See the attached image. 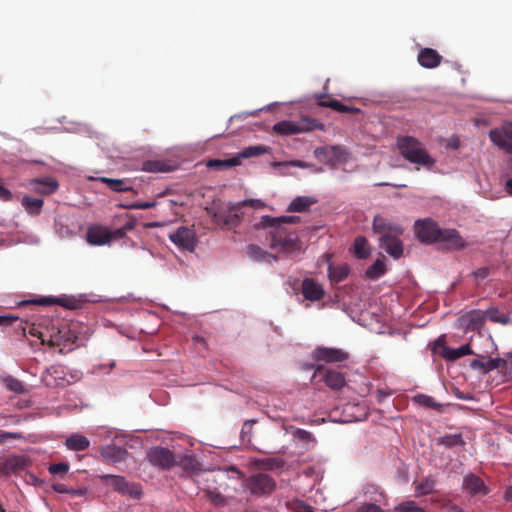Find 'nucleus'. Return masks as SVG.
Segmentation results:
<instances>
[{
	"label": "nucleus",
	"mask_w": 512,
	"mask_h": 512,
	"mask_svg": "<svg viewBox=\"0 0 512 512\" xmlns=\"http://www.w3.org/2000/svg\"><path fill=\"white\" fill-rule=\"evenodd\" d=\"M259 209L264 203L259 199L244 200L241 202H223L207 208L208 214L213 222L222 229L231 230L240 225L244 218L245 207Z\"/></svg>",
	"instance_id": "obj_1"
},
{
	"label": "nucleus",
	"mask_w": 512,
	"mask_h": 512,
	"mask_svg": "<svg viewBox=\"0 0 512 512\" xmlns=\"http://www.w3.org/2000/svg\"><path fill=\"white\" fill-rule=\"evenodd\" d=\"M397 148L401 156L412 164L431 169L436 163L423 143L415 137L399 136L397 138Z\"/></svg>",
	"instance_id": "obj_2"
},
{
	"label": "nucleus",
	"mask_w": 512,
	"mask_h": 512,
	"mask_svg": "<svg viewBox=\"0 0 512 512\" xmlns=\"http://www.w3.org/2000/svg\"><path fill=\"white\" fill-rule=\"evenodd\" d=\"M146 457L152 466L163 470H169L176 465H180L185 469L194 468L192 457H180L165 447L155 446L150 448L147 451Z\"/></svg>",
	"instance_id": "obj_3"
},
{
	"label": "nucleus",
	"mask_w": 512,
	"mask_h": 512,
	"mask_svg": "<svg viewBox=\"0 0 512 512\" xmlns=\"http://www.w3.org/2000/svg\"><path fill=\"white\" fill-rule=\"evenodd\" d=\"M323 125L312 118H301L298 122L283 120L273 125L272 130L281 136H290L309 132L314 129H322Z\"/></svg>",
	"instance_id": "obj_4"
},
{
	"label": "nucleus",
	"mask_w": 512,
	"mask_h": 512,
	"mask_svg": "<svg viewBox=\"0 0 512 512\" xmlns=\"http://www.w3.org/2000/svg\"><path fill=\"white\" fill-rule=\"evenodd\" d=\"M99 479L103 485L112 487L116 492L127 495L132 499H140L142 497V488L140 484L128 482L124 476L104 474Z\"/></svg>",
	"instance_id": "obj_5"
},
{
	"label": "nucleus",
	"mask_w": 512,
	"mask_h": 512,
	"mask_svg": "<svg viewBox=\"0 0 512 512\" xmlns=\"http://www.w3.org/2000/svg\"><path fill=\"white\" fill-rule=\"evenodd\" d=\"M77 335L68 327L62 326L57 332L50 335L47 344L50 347L58 348L59 354H66L74 349Z\"/></svg>",
	"instance_id": "obj_6"
},
{
	"label": "nucleus",
	"mask_w": 512,
	"mask_h": 512,
	"mask_svg": "<svg viewBox=\"0 0 512 512\" xmlns=\"http://www.w3.org/2000/svg\"><path fill=\"white\" fill-rule=\"evenodd\" d=\"M414 229L417 238L425 244L438 241L441 230L437 223L430 218L416 221Z\"/></svg>",
	"instance_id": "obj_7"
},
{
	"label": "nucleus",
	"mask_w": 512,
	"mask_h": 512,
	"mask_svg": "<svg viewBox=\"0 0 512 512\" xmlns=\"http://www.w3.org/2000/svg\"><path fill=\"white\" fill-rule=\"evenodd\" d=\"M247 487L254 495H270L276 488V482L271 476L258 473L249 477Z\"/></svg>",
	"instance_id": "obj_8"
},
{
	"label": "nucleus",
	"mask_w": 512,
	"mask_h": 512,
	"mask_svg": "<svg viewBox=\"0 0 512 512\" xmlns=\"http://www.w3.org/2000/svg\"><path fill=\"white\" fill-rule=\"evenodd\" d=\"M169 239L180 249L193 252L197 245L195 231L186 226L179 227Z\"/></svg>",
	"instance_id": "obj_9"
},
{
	"label": "nucleus",
	"mask_w": 512,
	"mask_h": 512,
	"mask_svg": "<svg viewBox=\"0 0 512 512\" xmlns=\"http://www.w3.org/2000/svg\"><path fill=\"white\" fill-rule=\"evenodd\" d=\"M313 359L325 363H339L348 360L349 354L342 349L332 347H317L313 351Z\"/></svg>",
	"instance_id": "obj_10"
},
{
	"label": "nucleus",
	"mask_w": 512,
	"mask_h": 512,
	"mask_svg": "<svg viewBox=\"0 0 512 512\" xmlns=\"http://www.w3.org/2000/svg\"><path fill=\"white\" fill-rule=\"evenodd\" d=\"M489 137L499 148L512 154V123L505 125L502 129L491 130Z\"/></svg>",
	"instance_id": "obj_11"
},
{
	"label": "nucleus",
	"mask_w": 512,
	"mask_h": 512,
	"mask_svg": "<svg viewBox=\"0 0 512 512\" xmlns=\"http://www.w3.org/2000/svg\"><path fill=\"white\" fill-rule=\"evenodd\" d=\"M321 372H324L322 380L330 389L338 391L345 386L346 381L343 373L333 369H325L323 365H318L313 378H316Z\"/></svg>",
	"instance_id": "obj_12"
},
{
	"label": "nucleus",
	"mask_w": 512,
	"mask_h": 512,
	"mask_svg": "<svg viewBox=\"0 0 512 512\" xmlns=\"http://www.w3.org/2000/svg\"><path fill=\"white\" fill-rule=\"evenodd\" d=\"M437 242L454 251L464 249L467 245L456 229H441Z\"/></svg>",
	"instance_id": "obj_13"
},
{
	"label": "nucleus",
	"mask_w": 512,
	"mask_h": 512,
	"mask_svg": "<svg viewBox=\"0 0 512 512\" xmlns=\"http://www.w3.org/2000/svg\"><path fill=\"white\" fill-rule=\"evenodd\" d=\"M30 464V460L26 456H12L3 462H0V477L9 476L19 473L26 469Z\"/></svg>",
	"instance_id": "obj_14"
},
{
	"label": "nucleus",
	"mask_w": 512,
	"mask_h": 512,
	"mask_svg": "<svg viewBox=\"0 0 512 512\" xmlns=\"http://www.w3.org/2000/svg\"><path fill=\"white\" fill-rule=\"evenodd\" d=\"M402 233L386 234L380 237V247L395 259L403 255V244L399 239Z\"/></svg>",
	"instance_id": "obj_15"
},
{
	"label": "nucleus",
	"mask_w": 512,
	"mask_h": 512,
	"mask_svg": "<svg viewBox=\"0 0 512 512\" xmlns=\"http://www.w3.org/2000/svg\"><path fill=\"white\" fill-rule=\"evenodd\" d=\"M271 247H280L285 252L294 251L297 248V240L291 235H287L282 229H273L271 232Z\"/></svg>",
	"instance_id": "obj_16"
},
{
	"label": "nucleus",
	"mask_w": 512,
	"mask_h": 512,
	"mask_svg": "<svg viewBox=\"0 0 512 512\" xmlns=\"http://www.w3.org/2000/svg\"><path fill=\"white\" fill-rule=\"evenodd\" d=\"M461 325L469 331H480L486 322V314L482 310H471L460 318Z\"/></svg>",
	"instance_id": "obj_17"
},
{
	"label": "nucleus",
	"mask_w": 512,
	"mask_h": 512,
	"mask_svg": "<svg viewBox=\"0 0 512 512\" xmlns=\"http://www.w3.org/2000/svg\"><path fill=\"white\" fill-rule=\"evenodd\" d=\"M463 489L467 491L470 495H487L489 493V489L485 485L484 481L476 476L475 474H469L463 479Z\"/></svg>",
	"instance_id": "obj_18"
},
{
	"label": "nucleus",
	"mask_w": 512,
	"mask_h": 512,
	"mask_svg": "<svg viewBox=\"0 0 512 512\" xmlns=\"http://www.w3.org/2000/svg\"><path fill=\"white\" fill-rule=\"evenodd\" d=\"M100 453L106 462L112 464L126 461L129 455L125 448L116 445H106L101 449Z\"/></svg>",
	"instance_id": "obj_19"
},
{
	"label": "nucleus",
	"mask_w": 512,
	"mask_h": 512,
	"mask_svg": "<svg viewBox=\"0 0 512 512\" xmlns=\"http://www.w3.org/2000/svg\"><path fill=\"white\" fill-rule=\"evenodd\" d=\"M301 290L305 299L310 301H319L324 296L322 285L311 278H306L302 281Z\"/></svg>",
	"instance_id": "obj_20"
},
{
	"label": "nucleus",
	"mask_w": 512,
	"mask_h": 512,
	"mask_svg": "<svg viewBox=\"0 0 512 512\" xmlns=\"http://www.w3.org/2000/svg\"><path fill=\"white\" fill-rule=\"evenodd\" d=\"M443 57L432 48H422L418 53L417 60L419 64L428 69L436 68L440 65Z\"/></svg>",
	"instance_id": "obj_21"
},
{
	"label": "nucleus",
	"mask_w": 512,
	"mask_h": 512,
	"mask_svg": "<svg viewBox=\"0 0 512 512\" xmlns=\"http://www.w3.org/2000/svg\"><path fill=\"white\" fill-rule=\"evenodd\" d=\"M109 229L95 225L88 228L86 239L91 245H105L109 243Z\"/></svg>",
	"instance_id": "obj_22"
},
{
	"label": "nucleus",
	"mask_w": 512,
	"mask_h": 512,
	"mask_svg": "<svg viewBox=\"0 0 512 512\" xmlns=\"http://www.w3.org/2000/svg\"><path fill=\"white\" fill-rule=\"evenodd\" d=\"M316 156L327 164H334L343 160L344 151L340 146L318 148Z\"/></svg>",
	"instance_id": "obj_23"
},
{
	"label": "nucleus",
	"mask_w": 512,
	"mask_h": 512,
	"mask_svg": "<svg viewBox=\"0 0 512 512\" xmlns=\"http://www.w3.org/2000/svg\"><path fill=\"white\" fill-rule=\"evenodd\" d=\"M373 230L375 233L381 234V236L393 233H403V229L399 225L391 223L382 216L374 217Z\"/></svg>",
	"instance_id": "obj_24"
},
{
	"label": "nucleus",
	"mask_w": 512,
	"mask_h": 512,
	"mask_svg": "<svg viewBox=\"0 0 512 512\" xmlns=\"http://www.w3.org/2000/svg\"><path fill=\"white\" fill-rule=\"evenodd\" d=\"M176 166L166 160H146L142 163V170L149 173L172 172Z\"/></svg>",
	"instance_id": "obj_25"
},
{
	"label": "nucleus",
	"mask_w": 512,
	"mask_h": 512,
	"mask_svg": "<svg viewBox=\"0 0 512 512\" xmlns=\"http://www.w3.org/2000/svg\"><path fill=\"white\" fill-rule=\"evenodd\" d=\"M31 184L35 192L44 195L54 193L59 187L58 182L53 178L34 179Z\"/></svg>",
	"instance_id": "obj_26"
},
{
	"label": "nucleus",
	"mask_w": 512,
	"mask_h": 512,
	"mask_svg": "<svg viewBox=\"0 0 512 512\" xmlns=\"http://www.w3.org/2000/svg\"><path fill=\"white\" fill-rule=\"evenodd\" d=\"M352 252L358 259H366L371 254V248L367 239L363 236H359L354 240Z\"/></svg>",
	"instance_id": "obj_27"
},
{
	"label": "nucleus",
	"mask_w": 512,
	"mask_h": 512,
	"mask_svg": "<svg viewBox=\"0 0 512 512\" xmlns=\"http://www.w3.org/2000/svg\"><path fill=\"white\" fill-rule=\"evenodd\" d=\"M315 202L316 201L310 197L298 196L295 199H293L292 202L289 204L287 211L288 212H305Z\"/></svg>",
	"instance_id": "obj_28"
},
{
	"label": "nucleus",
	"mask_w": 512,
	"mask_h": 512,
	"mask_svg": "<svg viewBox=\"0 0 512 512\" xmlns=\"http://www.w3.org/2000/svg\"><path fill=\"white\" fill-rule=\"evenodd\" d=\"M329 278L332 282L339 283L347 278L350 268L347 264L338 266L329 265L328 267Z\"/></svg>",
	"instance_id": "obj_29"
},
{
	"label": "nucleus",
	"mask_w": 512,
	"mask_h": 512,
	"mask_svg": "<svg viewBox=\"0 0 512 512\" xmlns=\"http://www.w3.org/2000/svg\"><path fill=\"white\" fill-rule=\"evenodd\" d=\"M65 444H66L67 448L70 450L84 451L89 447L90 442L87 439V437H85L83 435L76 434V435H72L69 438H67Z\"/></svg>",
	"instance_id": "obj_30"
},
{
	"label": "nucleus",
	"mask_w": 512,
	"mask_h": 512,
	"mask_svg": "<svg viewBox=\"0 0 512 512\" xmlns=\"http://www.w3.org/2000/svg\"><path fill=\"white\" fill-rule=\"evenodd\" d=\"M318 105L321 107H328L340 113H356L359 112L358 108L347 106L336 99H330L328 101L320 100Z\"/></svg>",
	"instance_id": "obj_31"
},
{
	"label": "nucleus",
	"mask_w": 512,
	"mask_h": 512,
	"mask_svg": "<svg viewBox=\"0 0 512 512\" xmlns=\"http://www.w3.org/2000/svg\"><path fill=\"white\" fill-rule=\"evenodd\" d=\"M269 151V147H266L264 145H254L244 148L242 151H240L236 158H239V161L241 162L242 159H247L251 157H257L260 155H263Z\"/></svg>",
	"instance_id": "obj_32"
},
{
	"label": "nucleus",
	"mask_w": 512,
	"mask_h": 512,
	"mask_svg": "<svg viewBox=\"0 0 512 512\" xmlns=\"http://www.w3.org/2000/svg\"><path fill=\"white\" fill-rule=\"evenodd\" d=\"M21 203H22V206L25 208V210L29 214L37 215L40 213V211L43 207L44 201H43V199H40V198L24 196L22 198Z\"/></svg>",
	"instance_id": "obj_33"
},
{
	"label": "nucleus",
	"mask_w": 512,
	"mask_h": 512,
	"mask_svg": "<svg viewBox=\"0 0 512 512\" xmlns=\"http://www.w3.org/2000/svg\"><path fill=\"white\" fill-rule=\"evenodd\" d=\"M239 165H240V161H239V158H236V156L229 158V159H225V160L211 159L207 162L208 168H213V169H217V170H225V169L239 166Z\"/></svg>",
	"instance_id": "obj_34"
},
{
	"label": "nucleus",
	"mask_w": 512,
	"mask_h": 512,
	"mask_svg": "<svg viewBox=\"0 0 512 512\" xmlns=\"http://www.w3.org/2000/svg\"><path fill=\"white\" fill-rule=\"evenodd\" d=\"M32 302L42 306L57 304L66 308H74L72 300L65 297H42Z\"/></svg>",
	"instance_id": "obj_35"
},
{
	"label": "nucleus",
	"mask_w": 512,
	"mask_h": 512,
	"mask_svg": "<svg viewBox=\"0 0 512 512\" xmlns=\"http://www.w3.org/2000/svg\"><path fill=\"white\" fill-rule=\"evenodd\" d=\"M99 181L106 184L114 192H126L131 190V187L127 185V181L123 179L100 177Z\"/></svg>",
	"instance_id": "obj_36"
},
{
	"label": "nucleus",
	"mask_w": 512,
	"mask_h": 512,
	"mask_svg": "<svg viewBox=\"0 0 512 512\" xmlns=\"http://www.w3.org/2000/svg\"><path fill=\"white\" fill-rule=\"evenodd\" d=\"M386 273L385 263L377 259L371 266H369L365 272V276L368 279L376 280Z\"/></svg>",
	"instance_id": "obj_37"
},
{
	"label": "nucleus",
	"mask_w": 512,
	"mask_h": 512,
	"mask_svg": "<svg viewBox=\"0 0 512 512\" xmlns=\"http://www.w3.org/2000/svg\"><path fill=\"white\" fill-rule=\"evenodd\" d=\"M471 354H473V351L469 344H465L456 349L446 348L444 351V357L448 360H457L463 356Z\"/></svg>",
	"instance_id": "obj_38"
},
{
	"label": "nucleus",
	"mask_w": 512,
	"mask_h": 512,
	"mask_svg": "<svg viewBox=\"0 0 512 512\" xmlns=\"http://www.w3.org/2000/svg\"><path fill=\"white\" fill-rule=\"evenodd\" d=\"M298 220H299V217H296V216H281L278 218L266 216L264 218L265 224L273 229H282L281 224L296 223Z\"/></svg>",
	"instance_id": "obj_39"
},
{
	"label": "nucleus",
	"mask_w": 512,
	"mask_h": 512,
	"mask_svg": "<svg viewBox=\"0 0 512 512\" xmlns=\"http://www.w3.org/2000/svg\"><path fill=\"white\" fill-rule=\"evenodd\" d=\"M484 313L486 314V319L488 318L494 323L508 324L510 322V318L505 314H501L497 307L492 306L484 311Z\"/></svg>",
	"instance_id": "obj_40"
},
{
	"label": "nucleus",
	"mask_w": 512,
	"mask_h": 512,
	"mask_svg": "<svg viewBox=\"0 0 512 512\" xmlns=\"http://www.w3.org/2000/svg\"><path fill=\"white\" fill-rule=\"evenodd\" d=\"M260 467L264 470H278L282 469L285 465V461L279 457H269L260 461Z\"/></svg>",
	"instance_id": "obj_41"
},
{
	"label": "nucleus",
	"mask_w": 512,
	"mask_h": 512,
	"mask_svg": "<svg viewBox=\"0 0 512 512\" xmlns=\"http://www.w3.org/2000/svg\"><path fill=\"white\" fill-rule=\"evenodd\" d=\"M413 401L423 407L439 410L441 404L437 403L431 396L425 394H417L413 397Z\"/></svg>",
	"instance_id": "obj_42"
},
{
	"label": "nucleus",
	"mask_w": 512,
	"mask_h": 512,
	"mask_svg": "<svg viewBox=\"0 0 512 512\" xmlns=\"http://www.w3.org/2000/svg\"><path fill=\"white\" fill-rule=\"evenodd\" d=\"M286 507L293 512H315L311 505L299 499L287 501Z\"/></svg>",
	"instance_id": "obj_43"
},
{
	"label": "nucleus",
	"mask_w": 512,
	"mask_h": 512,
	"mask_svg": "<svg viewBox=\"0 0 512 512\" xmlns=\"http://www.w3.org/2000/svg\"><path fill=\"white\" fill-rule=\"evenodd\" d=\"M4 383H5L6 388L14 393L22 394L26 391L23 383L13 376L5 377Z\"/></svg>",
	"instance_id": "obj_44"
},
{
	"label": "nucleus",
	"mask_w": 512,
	"mask_h": 512,
	"mask_svg": "<svg viewBox=\"0 0 512 512\" xmlns=\"http://www.w3.org/2000/svg\"><path fill=\"white\" fill-rule=\"evenodd\" d=\"M385 498L383 493H379L378 497L374 498L375 503H364L362 504L357 512H384L383 509L376 503H381Z\"/></svg>",
	"instance_id": "obj_45"
},
{
	"label": "nucleus",
	"mask_w": 512,
	"mask_h": 512,
	"mask_svg": "<svg viewBox=\"0 0 512 512\" xmlns=\"http://www.w3.org/2000/svg\"><path fill=\"white\" fill-rule=\"evenodd\" d=\"M205 497L217 506H223L226 503L225 497L216 489H204Z\"/></svg>",
	"instance_id": "obj_46"
},
{
	"label": "nucleus",
	"mask_w": 512,
	"mask_h": 512,
	"mask_svg": "<svg viewBox=\"0 0 512 512\" xmlns=\"http://www.w3.org/2000/svg\"><path fill=\"white\" fill-rule=\"evenodd\" d=\"M435 487V480L431 477L423 479L417 486L416 492L419 495H428L430 494Z\"/></svg>",
	"instance_id": "obj_47"
},
{
	"label": "nucleus",
	"mask_w": 512,
	"mask_h": 512,
	"mask_svg": "<svg viewBox=\"0 0 512 512\" xmlns=\"http://www.w3.org/2000/svg\"><path fill=\"white\" fill-rule=\"evenodd\" d=\"M440 443L446 447H455L464 445V440L460 434L446 435L440 439Z\"/></svg>",
	"instance_id": "obj_48"
},
{
	"label": "nucleus",
	"mask_w": 512,
	"mask_h": 512,
	"mask_svg": "<svg viewBox=\"0 0 512 512\" xmlns=\"http://www.w3.org/2000/svg\"><path fill=\"white\" fill-rule=\"evenodd\" d=\"M247 255L254 260H264L269 254L256 245L247 246Z\"/></svg>",
	"instance_id": "obj_49"
},
{
	"label": "nucleus",
	"mask_w": 512,
	"mask_h": 512,
	"mask_svg": "<svg viewBox=\"0 0 512 512\" xmlns=\"http://www.w3.org/2000/svg\"><path fill=\"white\" fill-rule=\"evenodd\" d=\"M134 227V224L131 222L126 223L123 227L115 229L113 231L109 230V242L113 239H122L127 231L132 230Z\"/></svg>",
	"instance_id": "obj_50"
},
{
	"label": "nucleus",
	"mask_w": 512,
	"mask_h": 512,
	"mask_svg": "<svg viewBox=\"0 0 512 512\" xmlns=\"http://www.w3.org/2000/svg\"><path fill=\"white\" fill-rule=\"evenodd\" d=\"M254 421H245L241 429L242 441L250 442Z\"/></svg>",
	"instance_id": "obj_51"
},
{
	"label": "nucleus",
	"mask_w": 512,
	"mask_h": 512,
	"mask_svg": "<svg viewBox=\"0 0 512 512\" xmlns=\"http://www.w3.org/2000/svg\"><path fill=\"white\" fill-rule=\"evenodd\" d=\"M504 358H490L485 362V371H492L494 369L503 370Z\"/></svg>",
	"instance_id": "obj_52"
},
{
	"label": "nucleus",
	"mask_w": 512,
	"mask_h": 512,
	"mask_svg": "<svg viewBox=\"0 0 512 512\" xmlns=\"http://www.w3.org/2000/svg\"><path fill=\"white\" fill-rule=\"evenodd\" d=\"M49 472L53 475L55 474H65L69 470V465L67 463L61 462L52 464L49 466Z\"/></svg>",
	"instance_id": "obj_53"
},
{
	"label": "nucleus",
	"mask_w": 512,
	"mask_h": 512,
	"mask_svg": "<svg viewBox=\"0 0 512 512\" xmlns=\"http://www.w3.org/2000/svg\"><path fill=\"white\" fill-rule=\"evenodd\" d=\"M490 275L489 267H481L473 272V276L475 277L477 282L483 281Z\"/></svg>",
	"instance_id": "obj_54"
},
{
	"label": "nucleus",
	"mask_w": 512,
	"mask_h": 512,
	"mask_svg": "<svg viewBox=\"0 0 512 512\" xmlns=\"http://www.w3.org/2000/svg\"><path fill=\"white\" fill-rule=\"evenodd\" d=\"M503 372L512 379V353L508 354L507 358L504 359Z\"/></svg>",
	"instance_id": "obj_55"
},
{
	"label": "nucleus",
	"mask_w": 512,
	"mask_h": 512,
	"mask_svg": "<svg viewBox=\"0 0 512 512\" xmlns=\"http://www.w3.org/2000/svg\"><path fill=\"white\" fill-rule=\"evenodd\" d=\"M295 436L299 439V440H302V441H313V435L307 431V430H304V429H297V431L295 432Z\"/></svg>",
	"instance_id": "obj_56"
},
{
	"label": "nucleus",
	"mask_w": 512,
	"mask_h": 512,
	"mask_svg": "<svg viewBox=\"0 0 512 512\" xmlns=\"http://www.w3.org/2000/svg\"><path fill=\"white\" fill-rule=\"evenodd\" d=\"M156 205L155 201L152 202H136L129 206L130 209H141L146 210L154 207Z\"/></svg>",
	"instance_id": "obj_57"
},
{
	"label": "nucleus",
	"mask_w": 512,
	"mask_h": 512,
	"mask_svg": "<svg viewBox=\"0 0 512 512\" xmlns=\"http://www.w3.org/2000/svg\"><path fill=\"white\" fill-rule=\"evenodd\" d=\"M46 373L50 376L57 377L63 373V368H62V366H59V365H52L46 369Z\"/></svg>",
	"instance_id": "obj_58"
},
{
	"label": "nucleus",
	"mask_w": 512,
	"mask_h": 512,
	"mask_svg": "<svg viewBox=\"0 0 512 512\" xmlns=\"http://www.w3.org/2000/svg\"><path fill=\"white\" fill-rule=\"evenodd\" d=\"M17 319H18V317L11 316V315H0V327L1 326H9Z\"/></svg>",
	"instance_id": "obj_59"
},
{
	"label": "nucleus",
	"mask_w": 512,
	"mask_h": 512,
	"mask_svg": "<svg viewBox=\"0 0 512 512\" xmlns=\"http://www.w3.org/2000/svg\"><path fill=\"white\" fill-rule=\"evenodd\" d=\"M87 492L86 488H68L67 494L74 496V497H81L84 496Z\"/></svg>",
	"instance_id": "obj_60"
},
{
	"label": "nucleus",
	"mask_w": 512,
	"mask_h": 512,
	"mask_svg": "<svg viewBox=\"0 0 512 512\" xmlns=\"http://www.w3.org/2000/svg\"><path fill=\"white\" fill-rule=\"evenodd\" d=\"M12 198V193L0 184V199L9 201Z\"/></svg>",
	"instance_id": "obj_61"
},
{
	"label": "nucleus",
	"mask_w": 512,
	"mask_h": 512,
	"mask_svg": "<svg viewBox=\"0 0 512 512\" xmlns=\"http://www.w3.org/2000/svg\"><path fill=\"white\" fill-rule=\"evenodd\" d=\"M52 489L57 493L67 494L68 488L61 483H55L52 485Z\"/></svg>",
	"instance_id": "obj_62"
},
{
	"label": "nucleus",
	"mask_w": 512,
	"mask_h": 512,
	"mask_svg": "<svg viewBox=\"0 0 512 512\" xmlns=\"http://www.w3.org/2000/svg\"><path fill=\"white\" fill-rule=\"evenodd\" d=\"M5 437L7 440H9V439H15V440L24 439L23 434L18 433V432H5Z\"/></svg>",
	"instance_id": "obj_63"
},
{
	"label": "nucleus",
	"mask_w": 512,
	"mask_h": 512,
	"mask_svg": "<svg viewBox=\"0 0 512 512\" xmlns=\"http://www.w3.org/2000/svg\"><path fill=\"white\" fill-rule=\"evenodd\" d=\"M505 191L512 196V179L506 181Z\"/></svg>",
	"instance_id": "obj_64"
}]
</instances>
